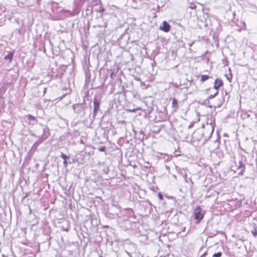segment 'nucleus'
I'll return each mask as SVG.
<instances>
[{"instance_id":"15","label":"nucleus","mask_w":257,"mask_h":257,"mask_svg":"<svg viewBox=\"0 0 257 257\" xmlns=\"http://www.w3.org/2000/svg\"><path fill=\"white\" fill-rule=\"evenodd\" d=\"M158 196L159 197V198L161 200H162L163 199V195L161 194V193H159L158 194Z\"/></svg>"},{"instance_id":"12","label":"nucleus","mask_w":257,"mask_h":257,"mask_svg":"<svg viewBox=\"0 0 257 257\" xmlns=\"http://www.w3.org/2000/svg\"><path fill=\"white\" fill-rule=\"evenodd\" d=\"M28 119L30 120H34L35 119V117L32 116L31 114H29L27 116Z\"/></svg>"},{"instance_id":"8","label":"nucleus","mask_w":257,"mask_h":257,"mask_svg":"<svg viewBox=\"0 0 257 257\" xmlns=\"http://www.w3.org/2000/svg\"><path fill=\"white\" fill-rule=\"evenodd\" d=\"M172 107L173 108H174L175 109L178 108V102H177V100L176 99L174 98L172 100Z\"/></svg>"},{"instance_id":"9","label":"nucleus","mask_w":257,"mask_h":257,"mask_svg":"<svg viewBox=\"0 0 257 257\" xmlns=\"http://www.w3.org/2000/svg\"><path fill=\"white\" fill-rule=\"evenodd\" d=\"M209 78V77L208 75H202L201 76L200 81H201L202 82H204L205 81L207 80Z\"/></svg>"},{"instance_id":"16","label":"nucleus","mask_w":257,"mask_h":257,"mask_svg":"<svg viewBox=\"0 0 257 257\" xmlns=\"http://www.w3.org/2000/svg\"><path fill=\"white\" fill-rule=\"evenodd\" d=\"M105 149V147H101V148H100L99 149V150L100 152H103V151H104Z\"/></svg>"},{"instance_id":"10","label":"nucleus","mask_w":257,"mask_h":257,"mask_svg":"<svg viewBox=\"0 0 257 257\" xmlns=\"http://www.w3.org/2000/svg\"><path fill=\"white\" fill-rule=\"evenodd\" d=\"M251 233L254 237L257 236V229L256 228H254L253 230L251 231Z\"/></svg>"},{"instance_id":"2","label":"nucleus","mask_w":257,"mask_h":257,"mask_svg":"<svg viewBox=\"0 0 257 257\" xmlns=\"http://www.w3.org/2000/svg\"><path fill=\"white\" fill-rule=\"evenodd\" d=\"M160 29L165 32H168L170 30V26L166 21H164L163 26L160 27Z\"/></svg>"},{"instance_id":"7","label":"nucleus","mask_w":257,"mask_h":257,"mask_svg":"<svg viewBox=\"0 0 257 257\" xmlns=\"http://www.w3.org/2000/svg\"><path fill=\"white\" fill-rule=\"evenodd\" d=\"M207 126L208 127V129L210 130L211 133H213L214 131V125L213 123L212 122H210L209 123L207 121Z\"/></svg>"},{"instance_id":"11","label":"nucleus","mask_w":257,"mask_h":257,"mask_svg":"<svg viewBox=\"0 0 257 257\" xmlns=\"http://www.w3.org/2000/svg\"><path fill=\"white\" fill-rule=\"evenodd\" d=\"M222 255V253L221 252H218L217 253H215L213 255V257H221Z\"/></svg>"},{"instance_id":"14","label":"nucleus","mask_w":257,"mask_h":257,"mask_svg":"<svg viewBox=\"0 0 257 257\" xmlns=\"http://www.w3.org/2000/svg\"><path fill=\"white\" fill-rule=\"evenodd\" d=\"M218 91H216V92L214 94L210 95V96L209 97V98L210 99L213 98L214 97H215L218 94Z\"/></svg>"},{"instance_id":"13","label":"nucleus","mask_w":257,"mask_h":257,"mask_svg":"<svg viewBox=\"0 0 257 257\" xmlns=\"http://www.w3.org/2000/svg\"><path fill=\"white\" fill-rule=\"evenodd\" d=\"M60 157L64 160H66L67 159L69 158V157L64 154L63 153H61Z\"/></svg>"},{"instance_id":"3","label":"nucleus","mask_w":257,"mask_h":257,"mask_svg":"<svg viewBox=\"0 0 257 257\" xmlns=\"http://www.w3.org/2000/svg\"><path fill=\"white\" fill-rule=\"evenodd\" d=\"M235 163L236 164V167L238 170H240L241 173L244 171V165L242 163L241 160H239L238 162H235Z\"/></svg>"},{"instance_id":"1","label":"nucleus","mask_w":257,"mask_h":257,"mask_svg":"<svg viewBox=\"0 0 257 257\" xmlns=\"http://www.w3.org/2000/svg\"><path fill=\"white\" fill-rule=\"evenodd\" d=\"M204 213L202 211V209L200 206H198L194 210V217L196 220H197L196 223H198L203 218Z\"/></svg>"},{"instance_id":"5","label":"nucleus","mask_w":257,"mask_h":257,"mask_svg":"<svg viewBox=\"0 0 257 257\" xmlns=\"http://www.w3.org/2000/svg\"><path fill=\"white\" fill-rule=\"evenodd\" d=\"M93 103H94L93 114H94V115H96V112L99 107V103L97 101V100L96 98H95L94 99Z\"/></svg>"},{"instance_id":"6","label":"nucleus","mask_w":257,"mask_h":257,"mask_svg":"<svg viewBox=\"0 0 257 257\" xmlns=\"http://www.w3.org/2000/svg\"><path fill=\"white\" fill-rule=\"evenodd\" d=\"M14 52H9L8 54L4 57V59L6 60H9L11 62L13 58Z\"/></svg>"},{"instance_id":"17","label":"nucleus","mask_w":257,"mask_h":257,"mask_svg":"<svg viewBox=\"0 0 257 257\" xmlns=\"http://www.w3.org/2000/svg\"><path fill=\"white\" fill-rule=\"evenodd\" d=\"M63 164H64L65 167H67V162L66 160H64Z\"/></svg>"},{"instance_id":"18","label":"nucleus","mask_w":257,"mask_h":257,"mask_svg":"<svg viewBox=\"0 0 257 257\" xmlns=\"http://www.w3.org/2000/svg\"><path fill=\"white\" fill-rule=\"evenodd\" d=\"M128 111L130 112H134L135 111V110L131 109H128Z\"/></svg>"},{"instance_id":"4","label":"nucleus","mask_w":257,"mask_h":257,"mask_svg":"<svg viewBox=\"0 0 257 257\" xmlns=\"http://www.w3.org/2000/svg\"><path fill=\"white\" fill-rule=\"evenodd\" d=\"M223 83L221 79H216L215 80L214 88L217 91L218 89L222 85Z\"/></svg>"}]
</instances>
